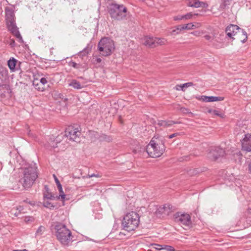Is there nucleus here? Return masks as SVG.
Instances as JSON below:
<instances>
[{
  "instance_id": "10",
  "label": "nucleus",
  "mask_w": 251,
  "mask_h": 251,
  "mask_svg": "<svg viewBox=\"0 0 251 251\" xmlns=\"http://www.w3.org/2000/svg\"><path fill=\"white\" fill-rule=\"evenodd\" d=\"M225 150L220 147H212L208 153V157L213 160L217 159L218 158L223 157L225 155Z\"/></svg>"
},
{
  "instance_id": "24",
  "label": "nucleus",
  "mask_w": 251,
  "mask_h": 251,
  "mask_svg": "<svg viewBox=\"0 0 251 251\" xmlns=\"http://www.w3.org/2000/svg\"><path fill=\"white\" fill-rule=\"evenodd\" d=\"M181 27H182V25H179L176 26L175 28L172 31L171 35H176L179 34L181 31L183 30V29H181Z\"/></svg>"
},
{
  "instance_id": "23",
  "label": "nucleus",
  "mask_w": 251,
  "mask_h": 251,
  "mask_svg": "<svg viewBox=\"0 0 251 251\" xmlns=\"http://www.w3.org/2000/svg\"><path fill=\"white\" fill-rule=\"evenodd\" d=\"M17 60L14 58L10 59L7 62L8 66L11 71H14L15 68Z\"/></svg>"
},
{
  "instance_id": "29",
  "label": "nucleus",
  "mask_w": 251,
  "mask_h": 251,
  "mask_svg": "<svg viewBox=\"0 0 251 251\" xmlns=\"http://www.w3.org/2000/svg\"><path fill=\"white\" fill-rule=\"evenodd\" d=\"M192 26H193L192 24L189 23V24H185L184 25H182V27H181V28L183 30H186V29L189 30V29H194V27H192Z\"/></svg>"
},
{
  "instance_id": "50",
  "label": "nucleus",
  "mask_w": 251,
  "mask_h": 251,
  "mask_svg": "<svg viewBox=\"0 0 251 251\" xmlns=\"http://www.w3.org/2000/svg\"><path fill=\"white\" fill-rule=\"evenodd\" d=\"M25 201H26V202H29V203L30 204H33V203H32V202H28V201H27V200Z\"/></svg>"
},
{
  "instance_id": "49",
  "label": "nucleus",
  "mask_w": 251,
  "mask_h": 251,
  "mask_svg": "<svg viewBox=\"0 0 251 251\" xmlns=\"http://www.w3.org/2000/svg\"><path fill=\"white\" fill-rule=\"evenodd\" d=\"M193 34L196 36H197L199 34V33L198 31H195L193 32Z\"/></svg>"
},
{
  "instance_id": "41",
  "label": "nucleus",
  "mask_w": 251,
  "mask_h": 251,
  "mask_svg": "<svg viewBox=\"0 0 251 251\" xmlns=\"http://www.w3.org/2000/svg\"><path fill=\"white\" fill-rule=\"evenodd\" d=\"M178 135H179V133H178V132H177V133H173V134H171V135H169V136H168V138H169V139H172V138H173L174 137H176V136H178Z\"/></svg>"
},
{
  "instance_id": "40",
  "label": "nucleus",
  "mask_w": 251,
  "mask_h": 251,
  "mask_svg": "<svg viewBox=\"0 0 251 251\" xmlns=\"http://www.w3.org/2000/svg\"><path fill=\"white\" fill-rule=\"evenodd\" d=\"M100 176L99 175V174H94V173H93V174H88V177L89 178H91V177H100Z\"/></svg>"
},
{
  "instance_id": "37",
  "label": "nucleus",
  "mask_w": 251,
  "mask_h": 251,
  "mask_svg": "<svg viewBox=\"0 0 251 251\" xmlns=\"http://www.w3.org/2000/svg\"><path fill=\"white\" fill-rule=\"evenodd\" d=\"M184 86H183V84H180V85H177L176 86V90H178V91H179V90H182L183 91H184Z\"/></svg>"
},
{
  "instance_id": "28",
  "label": "nucleus",
  "mask_w": 251,
  "mask_h": 251,
  "mask_svg": "<svg viewBox=\"0 0 251 251\" xmlns=\"http://www.w3.org/2000/svg\"><path fill=\"white\" fill-rule=\"evenodd\" d=\"M151 247L152 249H155L158 251L162 250L163 248V245L155 243L151 244Z\"/></svg>"
},
{
  "instance_id": "51",
  "label": "nucleus",
  "mask_w": 251,
  "mask_h": 251,
  "mask_svg": "<svg viewBox=\"0 0 251 251\" xmlns=\"http://www.w3.org/2000/svg\"><path fill=\"white\" fill-rule=\"evenodd\" d=\"M240 37L242 39H243L244 38L243 35H241Z\"/></svg>"
},
{
  "instance_id": "1",
  "label": "nucleus",
  "mask_w": 251,
  "mask_h": 251,
  "mask_svg": "<svg viewBox=\"0 0 251 251\" xmlns=\"http://www.w3.org/2000/svg\"><path fill=\"white\" fill-rule=\"evenodd\" d=\"M21 175L20 176L19 183L25 189L30 188L38 177L37 167L35 163L26 165L21 169Z\"/></svg>"
},
{
  "instance_id": "31",
  "label": "nucleus",
  "mask_w": 251,
  "mask_h": 251,
  "mask_svg": "<svg viewBox=\"0 0 251 251\" xmlns=\"http://www.w3.org/2000/svg\"><path fill=\"white\" fill-rule=\"evenodd\" d=\"M44 206L45 207H46L47 208H49L50 209L54 208L55 206L53 205L52 204H51L50 202L49 201H44Z\"/></svg>"
},
{
  "instance_id": "36",
  "label": "nucleus",
  "mask_w": 251,
  "mask_h": 251,
  "mask_svg": "<svg viewBox=\"0 0 251 251\" xmlns=\"http://www.w3.org/2000/svg\"><path fill=\"white\" fill-rule=\"evenodd\" d=\"M70 66L73 67L74 68L78 69L79 68V65L76 63L75 62L72 61L70 62Z\"/></svg>"
},
{
  "instance_id": "42",
  "label": "nucleus",
  "mask_w": 251,
  "mask_h": 251,
  "mask_svg": "<svg viewBox=\"0 0 251 251\" xmlns=\"http://www.w3.org/2000/svg\"><path fill=\"white\" fill-rule=\"evenodd\" d=\"M193 85V83L192 82H187L184 84H183V86H184V88L188 87L190 86H191Z\"/></svg>"
},
{
  "instance_id": "46",
  "label": "nucleus",
  "mask_w": 251,
  "mask_h": 251,
  "mask_svg": "<svg viewBox=\"0 0 251 251\" xmlns=\"http://www.w3.org/2000/svg\"><path fill=\"white\" fill-rule=\"evenodd\" d=\"M97 63H100L101 61V59L100 58H97L95 60Z\"/></svg>"
},
{
  "instance_id": "7",
  "label": "nucleus",
  "mask_w": 251,
  "mask_h": 251,
  "mask_svg": "<svg viewBox=\"0 0 251 251\" xmlns=\"http://www.w3.org/2000/svg\"><path fill=\"white\" fill-rule=\"evenodd\" d=\"M114 42L108 38H102L99 42L98 50L102 56L110 55L114 50Z\"/></svg>"
},
{
  "instance_id": "26",
  "label": "nucleus",
  "mask_w": 251,
  "mask_h": 251,
  "mask_svg": "<svg viewBox=\"0 0 251 251\" xmlns=\"http://www.w3.org/2000/svg\"><path fill=\"white\" fill-rule=\"evenodd\" d=\"M199 15H200V14L198 13H193L192 12H189V13H187L185 15H184V19H185V20L190 19H192L193 18V17L194 16H199Z\"/></svg>"
},
{
  "instance_id": "14",
  "label": "nucleus",
  "mask_w": 251,
  "mask_h": 251,
  "mask_svg": "<svg viewBox=\"0 0 251 251\" xmlns=\"http://www.w3.org/2000/svg\"><path fill=\"white\" fill-rule=\"evenodd\" d=\"M64 135L61 134L58 135L56 138L54 137H50L48 140V147L50 149H55L58 147V144L63 140Z\"/></svg>"
},
{
  "instance_id": "30",
  "label": "nucleus",
  "mask_w": 251,
  "mask_h": 251,
  "mask_svg": "<svg viewBox=\"0 0 251 251\" xmlns=\"http://www.w3.org/2000/svg\"><path fill=\"white\" fill-rule=\"evenodd\" d=\"M112 139L110 136H108L105 134H102L100 136V140L101 141H106L109 142Z\"/></svg>"
},
{
  "instance_id": "47",
  "label": "nucleus",
  "mask_w": 251,
  "mask_h": 251,
  "mask_svg": "<svg viewBox=\"0 0 251 251\" xmlns=\"http://www.w3.org/2000/svg\"><path fill=\"white\" fill-rule=\"evenodd\" d=\"M248 170H249L250 173L251 174V162L249 164Z\"/></svg>"
},
{
  "instance_id": "4",
  "label": "nucleus",
  "mask_w": 251,
  "mask_h": 251,
  "mask_svg": "<svg viewBox=\"0 0 251 251\" xmlns=\"http://www.w3.org/2000/svg\"><path fill=\"white\" fill-rule=\"evenodd\" d=\"M165 147L163 143L160 141H155L153 138L147 146L146 152L149 155L153 158L160 156L164 152Z\"/></svg>"
},
{
  "instance_id": "16",
  "label": "nucleus",
  "mask_w": 251,
  "mask_h": 251,
  "mask_svg": "<svg viewBox=\"0 0 251 251\" xmlns=\"http://www.w3.org/2000/svg\"><path fill=\"white\" fill-rule=\"evenodd\" d=\"M187 5L190 7H194L196 8H207L208 6V4L206 3L200 1L199 0H189Z\"/></svg>"
},
{
  "instance_id": "6",
  "label": "nucleus",
  "mask_w": 251,
  "mask_h": 251,
  "mask_svg": "<svg viewBox=\"0 0 251 251\" xmlns=\"http://www.w3.org/2000/svg\"><path fill=\"white\" fill-rule=\"evenodd\" d=\"M126 8L123 4L112 2L109 4L108 12L111 18L115 20H122L126 17Z\"/></svg>"
},
{
  "instance_id": "21",
  "label": "nucleus",
  "mask_w": 251,
  "mask_h": 251,
  "mask_svg": "<svg viewBox=\"0 0 251 251\" xmlns=\"http://www.w3.org/2000/svg\"><path fill=\"white\" fill-rule=\"evenodd\" d=\"M69 86L76 89H80L83 87V86L75 79H73L69 83Z\"/></svg>"
},
{
  "instance_id": "5",
  "label": "nucleus",
  "mask_w": 251,
  "mask_h": 251,
  "mask_svg": "<svg viewBox=\"0 0 251 251\" xmlns=\"http://www.w3.org/2000/svg\"><path fill=\"white\" fill-rule=\"evenodd\" d=\"M139 216L135 212L132 211L124 217L122 225L124 229L127 231L134 230L139 225Z\"/></svg>"
},
{
  "instance_id": "11",
  "label": "nucleus",
  "mask_w": 251,
  "mask_h": 251,
  "mask_svg": "<svg viewBox=\"0 0 251 251\" xmlns=\"http://www.w3.org/2000/svg\"><path fill=\"white\" fill-rule=\"evenodd\" d=\"M175 219L176 222L186 226L192 223L191 216L187 213H177L175 216Z\"/></svg>"
},
{
  "instance_id": "3",
  "label": "nucleus",
  "mask_w": 251,
  "mask_h": 251,
  "mask_svg": "<svg viewBox=\"0 0 251 251\" xmlns=\"http://www.w3.org/2000/svg\"><path fill=\"white\" fill-rule=\"evenodd\" d=\"M226 35L233 40L237 39L241 42L245 43L248 38L247 33L238 25L230 24L227 26L225 30Z\"/></svg>"
},
{
  "instance_id": "13",
  "label": "nucleus",
  "mask_w": 251,
  "mask_h": 251,
  "mask_svg": "<svg viewBox=\"0 0 251 251\" xmlns=\"http://www.w3.org/2000/svg\"><path fill=\"white\" fill-rule=\"evenodd\" d=\"M242 150L246 152L251 151V133L245 134L241 140Z\"/></svg>"
},
{
  "instance_id": "12",
  "label": "nucleus",
  "mask_w": 251,
  "mask_h": 251,
  "mask_svg": "<svg viewBox=\"0 0 251 251\" xmlns=\"http://www.w3.org/2000/svg\"><path fill=\"white\" fill-rule=\"evenodd\" d=\"M7 26L8 30L16 37L19 41L23 43L22 37L19 31L18 28L16 26L15 20L7 21Z\"/></svg>"
},
{
  "instance_id": "45",
  "label": "nucleus",
  "mask_w": 251,
  "mask_h": 251,
  "mask_svg": "<svg viewBox=\"0 0 251 251\" xmlns=\"http://www.w3.org/2000/svg\"><path fill=\"white\" fill-rule=\"evenodd\" d=\"M192 25H193L192 27H194V28H197V27H199L200 25V24L199 23H197L196 25H194V24H192Z\"/></svg>"
},
{
  "instance_id": "32",
  "label": "nucleus",
  "mask_w": 251,
  "mask_h": 251,
  "mask_svg": "<svg viewBox=\"0 0 251 251\" xmlns=\"http://www.w3.org/2000/svg\"><path fill=\"white\" fill-rule=\"evenodd\" d=\"M7 74L8 71L6 68L3 67L0 68V74H1L2 76L7 75Z\"/></svg>"
},
{
  "instance_id": "25",
  "label": "nucleus",
  "mask_w": 251,
  "mask_h": 251,
  "mask_svg": "<svg viewBox=\"0 0 251 251\" xmlns=\"http://www.w3.org/2000/svg\"><path fill=\"white\" fill-rule=\"evenodd\" d=\"M90 51L91 48L89 47V45H88L86 47L79 52V54L80 56H85L87 55Z\"/></svg>"
},
{
  "instance_id": "17",
  "label": "nucleus",
  "mask_w": 251,
  "mask_h": 251,
  "mask_svg": "<svg viewBox=\"0 0 251 251\" xmlns=\"http://www.w3.org/2000/svg\"><path fill=\"white\" fill-rule=\"evenodd\" d=\"M201 100L204 102H213L217 101H222L224 100V97L202 96L201 97Z\"/></svg>"
},
{
  "instance_id": "18",
  "label": "nucleus",
  "mask_w": 251,
  "mask_h": 251,
  "mask_svg": "<svg viewBox=\"0 0 251 251\" xmlns=\"http://www.w3.org/2000/svg\"><path fill=\"white\" fill-rule=\"evenodd\" d=\"M173 206L169 203H166L162 206L159 207L157 209L159 213H164L165 214H169V213L173 211Z\"/></svg>"
},
{
  "instance_id": "33",
  "label": "nucleus",
  "mask_w": 251,
  "mask_h": 251,
  "mask_svg": "<svg viewBox=\"0 0 251 251\" xmlns=\"http://www.w3.org/2000/svg\"><path fill=\"white\" fill-rule=\"evenodd\" d=\"M212 113L214 115H216L218 116H219L220 117L223 118L224 117V114L220 112L218 110H214L212 111Z\"/></svg>"
},
{
  "instance_id": "27",
  "label": "nucleus",
  "mask_w": 251,
  "mask_h": 251,
  "mask_svg": "<svg viewBox=\"0 0 251 251\" xmlns=\"http://www.w3.org/2000/svg\"><path fill=\"white\" fill-rule=\"evenodd\" d=\"M45 230V227L42 226H40L37 229L35 235L36 236H41Z\"/></svg>"
},
{
  "instance_id": "35",
  "label": "nucleus",
  "mask_w": 251,
  "mask_h": 251,
  "mask_svg": "<svg viewBox=\"0 0 251 251\" xmlns=\"http://www.w3.org/2000/svg\"><path fill=\"white\" fill-rule=\"evenodd\" d=\"M39 83H41L40 85H41L42 87H44V85L47 84L48 81L46 79V78L44 77L41 78L40 79H39Z\"/></svg>"
},
{
  "instance_id": "20",
  "label": "nucleus",
  "mask_w": 251,
  "mask_h": 251,
  "mask_svg": "<svg viewBox=\"0 0 251 251\" xmlns=\"http://www.w3.org/2000/svg\"><path fill=\"white\" fill-rule=\"evenodd\" d=\"M177 123V122H175L173 121L160 120L158 121V125L159 126H160L168 127L171 126L173 124H176Z\"/></svg>"
},
{
  "instance_id": "39",
  "label": "nucleus",
  "mask_w": 251,
  "mask_h": 251,
  "mask_svg": "<svg viewBox=\"0 0 251 251\" xmlns=\"http://www.w3.org/2000/svg\"><path fill=\"white\" fill-rule=\"evenodd\" d=\"M184 20V15H178L174 17V20Z\"/></svg>"
},
{
  "instance_id": "15",
  "label": "nucleus",
  "mask_w": 251,
  "mask_h": 251,
  "mask_svg": "<svg viewBox=\"0 0 251 251\" xmlns=\"http://www.w3.org/2000/svg\"><path fill=\"white\" fill-rule=\"evenodd\" d=\"M53 176L55 182L56 183V184L57 185V188L59 192V196L58 197L57 199H59L60 198H61L62 201H63V202L65 201L69 200V198L67 197V196L65 194H64V192L63 191L62 187V185H61V183H60L58 179L56 177V176L55 175H53Z\"/></svg>"
},
{
  "instance_id": "44",
  "label": "nucleus",
  "mask_w": 251,
  "mask_h": 251,
  "mask_svg": "<svg viewBox=\"0 0 251 251\" xmlns=\"http://www.w3.org/2000/svg\"><path fill=\"white\" fill-rule=\"evenodd\" d=\"M204 38L207 40H209L211 39V36L208 35H206L204 36Z\"/></svg>"
},
{
  "instance_id": "34",
  "label": "nucleus",
  "mask_w": 251,
  "mask_h": 251,
  "mask_svg": "<svg viewBox=\"0 0 251 251\" xmlns=\"http://www.w3.org/2000/svg\"><path fill=\"white\" fill-rule=\"evenodd\" d=\"M163 250H165L166 251H175V250L174 247L168 246V245H163Z\"/></svg>"
},
{
  "instance_id": "38",
  "label": "nucleus",
  "mask_w": 251,
  "mask_h": 251,
  "mask_svg": "<svg viewBox=\"0 0 251 251\" xmlns=\"http://www.w3.org/2000/svg\"><path fill=\"white\" fill-rule=\"evenodd\" d=\"M47 199L54 200L55 197L53 196L51 194H48L45 196Z\"/></svg>"
},
{
  "instance_id": "9",
  "label": "nucleus",
  "mask_w": 251,
  "mask_h": 251,
  "mask_svg": "<svg viewBox=\"0 0 251 251\" xmlns=\"http://www.w3.org/2000/svg\"><path fill=\"white\" fill-rule=\"evenodd\" d=\"M166 40L164 38L145 37L144 39V44L150 48H154L159 45H164Z\"/></svg>"
},
{
  "instance_id": "8",
  "label": "nucleus",
  "mask_w": 251,
  "mask_h": 251,
  "mask_svg": "<svg viewBox=\"0 0 251 251\" xmlns=\"http://www.w3.org/2000/svg\"><path fill=\"white\" fill-rule=\"evenodd\" d=\"M81 132L77 126H70L66 128L65 131V134L63 135L64 137L68 138L70 140L75 142H80V135Z\"/></svg>"
},
{
  "instance_id": "19",
  "label": "nucleus",
  "mask_w": 251,
  "mask_h": 251,
  "mask_svg": "<svg viewBox=\"0 0 251 251\" xmlns=\"http://www.w3.org/2000/svg\"><path fill=\"white\" fill-rule=\"evenodd\" d=\"M5 17L7 21L14 20V13L13 8L10 7H6L5 9Z\"/></svg>"
},
{
  "instance_id": "2",
  "label": "nucleus",
  "mask_w": 251,
  "mask_h": 251,
  "mask_svg": "<svg viewBox=\"0 0 251 251\" xmlns=\"http://www.w3.org/2000/svg\"><path fill=\"white\" fill-rule=\"evenodd\" d=\"M55 230L57 240L63 246H68L73 238L70 230L61 223H57L55 226Z\"/></svg>"
},
{
  "instance_id": "48",
  "label": "nucleus",
  "mask_w": 251,
  "mask_h": 251,
  "mask_svg": "<svg viewBox=\"0 0 251 251\" xmlns=\"http://www.w3.org/2000/svg\"><path fill=\"white\" fill-rule=\"evenodd\" d=\"M23 207L20 206L19 207H17V210H18L19 212L23 210Z\"/></svg>"
},
{
  "instance_id": "22",
  "label": "nucleus",
  "mask_w": 251,
  "mask_h": 251,
  "mask_svg": "<svg viewBox=\"0 0 251 251\" xmlns=\"http://www.w3.org/2000/svg\"><path fill=\"white\" fill-rule=\"evenodd\" d=\"M41 83H39V80L38 78H34L33 81V85L34 88L38 91H43L45 89L44 87L40 85Z\"/></svg>"
},
{
  "instance_id": "43",
  "label": "nucleus",
  "mask_w": 251,
  "mask_h": 251,
  "mask_svg": "<svg viewBox=\"0 0 251 251\" xmlns=\"http://www.w3.org/2000/svg\"><path fill=\"white\" fill-rule=\"evenodd\" d=\"M14 210H15L13 209L10 212L12 214H14L15 216H17L18 215V213L17 211L14 212Z\"/></svg>"
}]
</instances>
